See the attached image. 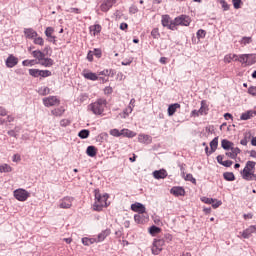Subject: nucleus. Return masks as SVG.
<instances>
[{
    "mask_svg": "<svg viewBox=\"0 0 256 256\" xmlns=\"http://www.w3.org/2000/svg\"><path fill=\"white\" fill-rule=\"evenodd\" d=\"M255 165V161L249 160L246 162V165L241 172V176L244 181H256Z\"/></svg>",
    "mask_w": 256,
    "mask_h": 256,
    "instance_id": "obj_1",
    "label": "nucleus"
},
{
    "mask_svg": "<svg viewBox=\"0 0 256 256\" xmlns=\"http://www.w3.org/2000/svg\"><path fill=\"white\" fill-rule=\"evenodd\" d=\"M255 165V161L249 160L246 162V165L241 172V176L244 181H256Z\"/></svg>",
    "mask_w": 256,
    "mask_h": 256,
    "instance_id": "obj_2",
    "label": "nucleus"
},
{
    "mask_svg": "<svg viewBox=\"0 0 256 256\" xmlns=\"http://www.w3.org/2000/svg\"><path fill=\"white\" fill-rule=\"evenodd\" d=\"M95 202L93 204L94 211H103V207H108L107 199H109V194L105 193L101 195L99 190L94 191Z\"/></svg>",
    "mask_w": 256,
    "mask_h": 256,
    "instance_id": "obj_3",
    "label": "nucleus"
},
{
    "mask_svg": "<svg viewBox=\"0 0 256 256\" xmlns=\"http://www.w3.org/2000/svg\"><path fill=\"white\" fill-rule=\"evenodd\" d=\"M105 107H107V100L100 98L95 102L88 105L89 111H92L94 115H103L105 111Z\"/></svg>",
    "mask_w": 256,
    "mask_h": 256,
    "instance_id": "obj_4",
    "label": "nucleus"
},
{
    "mask_svg": "<svg viewBox=\"0 0 256 256\" xmlns=\"http://www.w3.org/2000/svg\"><path fill=\"white\" fill-rule=\"evenodd\" d=\"M14 197L17 199V201H27L29 197H31V194L27 192V190L23 188L16 189L14 192Z\"/></svg>",
    "mask_w": 256,
    "mask_h": 256,
    "instance_id": "obj_5",
    "label": "nucleus"
},
{
    "mask_svg": "<svg viewBox=\"0 0 256 256\" xmlns=\"http://www.w3.org/2000/svg\"><path fill=\"white\" fill-rule=\"evenodd\" d=\"M161 23L164 27H167V29H170V31H175V29H177V24H175V19L171 20V17L169 15H163Z\"/></svg>",
    "mask_w": 256,
    "mask_h": 256,
    "instance_id": "obj_6",
    "label": "nucleus"
},
{
    "mask_svg": "<svg viewBox=\"0 0 256 256\" xmlns=\"http://www.w3.org/2000/svg\"><path fill=\"white\" fill-rule=\"evenodd\" d=\"M163 245H165V240L163 239H154L153 245L151 248L152 255H159L163 251Z\"/></svg>",
    "mask_w": 256,
    "mask_h": 256,
    "instance_id": "obj_7",
    "label": "nucleus"
},
{
    "mask_svg": "<svg viewBox=\"0 0 256 256\" xmlns=\"http://www.w3.org/2000/svg\"><path fill=\"white\" fill-rule=\"evenodd\" d=\"M44 107H55V105H59L61 100L57 98V96H48L42 99Z\"/></svg>",
    "mask_w": 256,
    "mask_h": 256,
    "instance_id": "obj_8",
    "label": "nucleus"
},
{
    "mask_svg": "<svg viewBox=\"0 0 256 256\" xmlns=\"http://www.w3.org/2000/svg\"><path fill=\"white\" fill-rule=\"evenodd\" d=\"M44 33L47 37L46 41H48V43H53V45H57V36L53 35V33H55L54 27H47Z\"/></svg>",
    "mask_w": 256,
    "mask_h": 256,
    "instance_id": "obj_9",
    "label": "nucleus"
},
{
    "mask_svg": "<svg viewBox=\"0 0 256 256\" xmlns=\"http://www.w3.org/2000/svg\"><path fill=\"white\" fill-rule=\"evenodd\" d=\"M74 198L66 196L60 200L59 208L60 209H71L73 207Z\"/></svg>",
    "mask_w": 256,
    "mask_h": 256,
    "instance_id": "obj_10",
    "label": "nucleus"
},
{
    "mask_svg": "<svg viewBox=\"0 0 256 256\" xmlns=\"http://www.w3.org/2000/svg\"><path fill=\"white\" fill-rule=\"evenodd\" d=\"M176 26L182 25L184 27H189L191 25V17L187 15H181L175 18Z\"/></svg>",
    "mask_w": 256,
    "mask_h": 256,
    "instance_id": "obj_11",
    "label": "nucleus"
},
{
    "mask_svg": "<svg viewBox=\"0 0 256 256\" xmlns=\"http://www.w3.org/2000/svg\"><path fill=\"white\" fill-rule=\"evenodd\" d=\"M131 210L134 211L135 213H139L141 215H143V213L146 212L145 205H143L139 202H136V203L132 204L131 205Z\"/></svg>",
    "mask_w": 256,
    "mask_h": 256,
    "instance_id": "obj_12",
    "label": "nucleus"
},
{
    "mask_svg": "<svg viewBox=\"0 0 256 256\" xmlns=\"http://www.w3.org/2000/svg\"><path fill=\"white\" fill-rule=\"evenodd\" d=\"M17 63H19V58L15 57L14 55H9L6 59V67L9 69H13Z\"/></svg>",
    "mask_w": 256,
    "mask_h": 256,
    "instance_id": "obj_13",
    "label": "nucleus"
},
{
    "mask_svg": "<svg viewBox=\"0 0 256 256\" xmlns=\"http://www.w3.org/2000/svg\"><path fill=\"white\" fill-rule=\"evenodd\" d=\"M113 5H115V0H104L100 6V9L104 13H107V11H109V9H111V7H113Z\"/></svg>",
    "mask_w": 256,
    "mask_h": 256,
    "instance_id": "obj_14",
    "label": "nucleus"
},
{
    "mask_svg": "<svg viewBox=\"0 0 256 256\" xmlns=\"http://www.w3.org/2000/svg\"><path fill=\"white\" fill-rule=\"evenodd\" d=\"M253 233H256V225H251L242 232L243 239H249Z\"/></svg>",
    "mask_w": 256,
    "mask_h": 256,
    "instance_id": "obj_15",
    "label": "nucleus"
},
{
    "mask_svg": "<svg viewBox=\"0 0 256 256\" xmlns=\"http://www.w3.org/2000/svg\"><path fill=\"white\" fill-rule=\"evenodd\" d=\"M24 35L26 39H33V40L35 37H39V34L37 33V31H35L33 28H25Z\"/></svg>",
    "mask_w": 256,
    "mask_h": 256,
    "instance_id": "obj_16",
    "label": "nucleus"
},
{
    "mask_svg": "<svg viewBox=\"0 0 256 256\" xmlns=\"http://www.w3.org/2000/svg\"><path fill=\"white\" fill-rule=\"evenodd\" d=\"M111 235V229H105L101 233L98 234L96 238V243H101L103 242L104 239H107Z\"/></svg>",
    "mask_w": 256,
    "mask_h": 256,
    "instance_id": "obj_17",
    "label": "nucleus"
},
{
    "mask_svg": "<svg viewBox=\"0 0 256 256\" xmlns=\"http://www.w3.org/2000/svg\"><path fill=\"white\" fill-rule=\"evenodd\" d=\"M256 112L254 110H248L241 114L240 120L241 121H249V119H253L255 117Z\"/></svg>",
    "mask_w": 256,
    "mask_h": 256,
    "instance_id": "obj_18",
    "label": "nucleus"
},
{
    "mask_svg": "<svg viewBox=\"0 0 256 256\" xmlns=\"http://www.w3.org/2000/svg\"><path fill=\"white\" fill-rule=\"evenodd\" d=\"M170 193L175 195V197H183L185 195V189L183 187H173Z\"/></svg>",
    "mask_w": 256,
    "mask_h": 256,
    "instance_id": "obj_19",
    "label": "nucleus"
},
{
    "mask_svg": "<svg viewBox=\"0 0 256 256\" xmlns=\"http://www.w3.org/2000/svg\"><path fill=\"white\" fill-rule=\"evenodd\" d=\"M177 109H181V104L174 103V104L169 105V107H168L169 117H173V115H175V113H177Z\"/></svg>",
    "mask_w": 256,
    "mask_h": 256,
    "instance_id": "obj_20",
    "label": "nucleus"
},
{
    "mask_svg": "<svg viewBox=\"0 0 256 256\" xmlns=\"http://www.w3.org/2000/svg\"><path fill=\"white\" fill-rule=\"evenodd\" d=\"M154 179H165L167 177V170L160 169L153 172Z\"/></svg>",
    "mask_w": 256,
    "mask_h": 256,
    "instance_id": "obj_21",
    "label": "nucleus"
},
{
    "mask_svg": "<svg viewBox=\"0 0 256 256\" xmlns=\"http://www.w3.org/2000/svg\"><path fill=\"white\" fill-rule=\"evenodd\" d=\"M235 144H233V142L227 140V139H223L221 141V146L222 149H224V151H229L232 150Z\"/></svg>",
    "mask_w": 256,
    "mask_h": 256,
    "instance_id": "obj_22",
    "label": "nucleus"
},
{
    "mask_svg": "<svg viewBox=\"0 0 256 256\" xmlns=\"http://www.w3.org/2000/svg\"><path fill=\"white\" fill-rule=\"evenodd\" d=\"M83 77L88 79V81H98L99 80V75L93 72H84Z\"/></svg>",
    "mask_w": 256,
    "mask_h": 256,
    "instance_id": "obj_23",
    "label": "nucleus"
},
{
    "mask_svg": "<svg viewBox=\"0 0 256 256\" xmlns=\"http://www.w3.org/2000/svg\"><path fill=\"white\" fill-rule=\"evenodd\" d=\"M32 55H33L34 59H37L38 63L43 61V58L45 57V53H43L41 50H34L32 52Z\"/></svg>",
    "mask_w": 256,
    "mask_h": 256,
    "instance_id": "obj_24",
    "label": "nucleus"
},
{
    "mask_svg": "<svg viewBox=\"0 0 256 256\" xmlns=\"http://www.w3.org/2000/svg\"><path fill=\"white\" fill-rule=\"evenodd\" d=\"M138 141L139 143H151V141H153V138H151V136L147 134H140L138 136Z\"/></svg>",
    "mask_w": 256,
    "mask_h": 256,
    "instance_id": "obj_25",
    "label": "nucleus"
},
{
    "mask_svg": "<svg viewBox=\"0 0 256 256\" xmlns=\"http://www.w3.org/2000/svg\"><path fill=\"white\" fill-rule=\"evenodd\" d=\"M40 65H42V67H53V59L51 58H45V56L43 57V59L38 62Z\"/></svg>",
    "mask_w": 256,
    "mask_h": 256,
    "instance_id": "obj_26",
    "label": "nucleus"
},
{
    "mask_svg": "<svg viewBox=\"0 0 256 256\" xmlns=\"http://www.w3.org/2000/svg\"><path fill=\"white\" fill-rule=\"evenodd\" d=\"M217 147H219V137H215V138L210 142L211 153H215V151H217Z\"/></svg>",
    "mask_w": 256,
    "mask_h": 256,
    "instance_id": "obj_27",
    "label": "nucleus"
},
{
    "mask_svg": "<svg viewBox=\"0 0 256 256\" xmlns=\"http://www.w3.org/2000/svg\"><path fill=\"white\" fill-rule=\"evenodd\" d=\"M239 55L237 54H228L224 57V63H231L232 61H237Z\"/></svg>",
    "mask_w": 256,
    "mask_h": 256,
    "instance_id": "obj_28",
    "label": "nucleus"
},
{
    "mask_svg": "<svg viewBox=\"0 0 256 256\" xmlns=\"http://www.w3.org/2000/svg\"><path fill=\"white\" fill-rule=\"evenodd\" d=\"M86 154L88 157H95L97 155V148H95V146H88Z\"/></svg>",
    "mask_w": 256,
    "mask_h": 256,
    "instance_id": "obj_29",
    "label": "nucleus"
},
{
    "mask_svg": "<svg viewBox=\"0 0 256 256\" xmlns=\"http://www.w3.org/2000/svg\"><path fill=\"white\" fill-rule=\"evenodd\" d=\"M82 243L86 247H89V245H93V243H97V238H82Z\"/></svg>",
    "mask_w": 256,
    "mask_h": 256,
    "instance_id": "obj_30",
    "label": "nucleus"
},
{
    "mask_svg": "<svg viewBox=\"0 0 256 256\" xmlns=\"http://www.w3.org/2000/svg\"><path fill=\"white\" fill-rule=\"evenodd\" d=\"M90 33L95 35H99V33H101V25L99 24H95L93 26L90 27Z\"/></svg>",
    "mask_w": 256,
    "mask_h": 256,
    "instance_id": "obj_31",
    "label": "nucleus"
},
{
    "mask_svg": "<svg viewBox=\"0 0 256 256\" xmlns=\"http://www.w3.org/2000/svg\"><path fill=\"white\" fill-rule=\"evenodd\" d=\"M51 89L47 86H42L38 89L39 95H42V97H45V95H49Z\"/></svg>",
    "mask_w": 256,
    "mask_h": 256,
    "instance_id": "obj_32",
    "label": "nucleus"
},
{
    "mask_svg": "<svg viewBox=\"0 0 256 256\" xmlns=\"http://www.w3.org/2000/svg\"><path fill=\"white\" fill-rule=\"evenodd\" d=\"M135 132L129 130V129H122L121 130V136L123 137H135Z\"/></svg>",
    "mask_w": 256,
    "mask_h": 256,
    "instance_id": "obj_33",
    "label": "nucleus"
},
{
    "mask_svg": "<svg viewBox=\"0 0 256 256\" xmlns=\"http://www.w3.org/2000/svg\"><path fill=\"white\" fill-rule=\"evenodd\" d=\"M256 54H247V65H255Z\"/></svg>",
    "mask_w": 256,
    "mask_h": 256,
    "instance_id": "obj_34",
    "label": "nucleus"
},
{
    "mask_svg": "<svg viewBox=\"0 0 256 256\" xmlns=\"http://www.w3.org/2000/svg\"><path fill=\"white\" fill-rule=\"evenodd\" d=\"M223 177L226 181H235V174L233 172H224Z\"/></svg>",
    "mask_w": 256,
    "mask_h": 256,
    "instance_id": "obj_35",
    "label": "nucleus"
},
{
    "mask_svg": "<svg viewBox=\"0 0 256 256\" xmlns=\"http://www.w3.org/2000/svg\"><path fill=\"white\" fill-rule=\"evenodd\" d=\"M149 233L150 235H153V236L158 235V233H161V228L153 225L149 228Z\"/></svg>",
    "mask_w": 256,
    "mask_h": 256,
    "instance_id": "obj_36",
    "label": "nucleus"
},
{
    "mask_svg": "<svg viewBox=\"0 0 256 256\" xmlns=\"http://www.w3.org/2000/svg\"><path fill=\"white\" fill-rule=\"evenodd\" d=\"M13 168H11L8 164H3L0 166V173H11Z\"/></svg>",
    "mask_w": 256,
    "mask_h": 256,
    "instance_id": "obj_37",
    "label": "nucleus"
},
{
    "mask_svg": "<svg viewBox=\"0 0 256 256\" xmlns=\"http://www.w3.org/2000/svg\"><path fill=\"white\" fill-rule=\"evenodd\" d=\"M34 45H40V47H43L45 45V40L43 39V37L39 36V37H35L33 40Z\"/></svg>",
    "mask_w": 256,
    "mask_h": 256,
    "instance_id": "obj_38",
    "label": "nucleus"
},
{
    "mask_svg": "<svg viewBox=\"0 0 256 256\" xmlns=\"http://www.w3.org/2000/svg\"><path fill=\"white\" fill-rule=\"evenodd\" d=\"M89 133V130L83 129L78 133V137H80V139H87V137H89Z\"/></svg>",
    "mask_w": 256,
    "mask_h": 256,
    "instance_id": "obj_39",
    "label": "nucleus"
},
{
    "mask_svg": "<svg viewBox=\"0 0 256 256\" xmlns=\"http://www.w3.org/2000/svg\"><path fill=\"white\" fill-rule=\"evenodd\" d=\"M64 112H65V110H63L61 108H56L51 111L52 115H55V117H61V115H63Z\"/></svg>",
    "mask_w": 256,
    "mask_h": 256,
    "instance_id": "obj_40",
    "label": "nucleus"
},
{
    "mask_svg": "<svg viewBox=\"0 0 256 256\" xmlns=\"http://www.w3.org/2000/svg\"><path fill=\"white\" fill-rule=\"evenodd\" d=\"M123 113H124L123 118L127 119V117H129V115H131V113H133V107L128 106L126 109H124Z\"/></svg>",
    "mask_w": 256,
    "mask_h": 256,
    "instance_id": "obj_41",
    "label": "nucleus"
},
{
    "mask_svg": "<svg viewBox=\"0 0 256 256\" xmlns=\"http://www.w3.org/2000/svg\"><path fill=\"white\" fill-rule=\"evenodd\" d=\"M198 113L200 115H207V108H205V101H202L201 102V107L200 109L198 110Z\"/></svg>",
    "mask_w": 256,
    "mask_h": 256,
    "instance_id": "obj_42",
    "label": "nucleus"
},
{
    "mask_svg": "<svg viewBox=\"0 0 256 256\" xmlns=\"http://www.w3.org/2000/svg\"><path fill=\"white\" fill-rule=\"evenodd\" d=\"M237 61H239V63L247 65V54L239 55Z\"/></svg>",
    "mask_w": 256,
    "mask_h": 256,
    "instance_id": "obj_43",
    "label": "nucleus"
},
{
    "mask_svg": "<svg viewBox=\"0 0 256 256\" xmlns=\"http://www.w3.org/2000/svg\"><path fill=\"white\" fill-rule=\"evenodd\" d=\"M151 36L153 37V39H159V37H161V34L159 33V28H154L151 31Z\"/></svg>",
    "mask_w": 256,
    "mask_h": 256,
    "instance_id": "obj_44",
    "label": "nucleus"
},
{
    "mask_svg": "<svg viewBox=\"0 0 256 256\" xmlns=\"http://www.w3.org/2000/svg\"><path fill=\"white\" fill-rule=\"evenodd\" d=\"M201 201L202 203H206V205H212V203H215V199L207 197H202Z\"/></svg>",
    "mask_w": 256,
    "mask_h": 256,
    "instance_id": "obj_45",
    "label": "nucleus"
},
{
    "mask_svg": "<svg viewBox=\"0 0 256 256\" xmlns=\"http://www.w3.org/2000/svg\"><path fill=\"white\" fill-rule=\"evenodd\" d=\"M39 77H51V71L49 70H40Z\"/></svg>",
    "mask_w": 256,
    "mask_h": 256,
    "instance_id": "obj_46",
    "label": "nucleus"
},
{
    "mask_svg": "<svg viewBox=\"0 0 256 256\" xmlns=\"http://www.w3.org/2000/svg\"><path fill=\"white\" fill-rule=\"evenodd\" d=\"M185 181H190L191 183H193L194 185L197 184V180L193 177V174H187L185 176Z\"/></svg>",
    "mask_w": 256,
    "mask_h": 256,
    "instance_id": "obj_47",
    "label": "nucleus"
},
{
    "mask_svg": "<svg viewBox=\"0 0 256 256\" xmlns=\"http://www.w3.org/2000/svg\"><path fill=\"white\" fill-rule=\"evenodd\" d=\"M22 65L24 67H33V65H35V60H24Z\"/></svg>",
    "mask_w": 256,
    "mask_h": 256,
    "instance_id": "obj_48",
    "label": "nucleus"
},
{
    "mask_svg": "<svg viewBox=\"0 0 256 256\" xmlns=\"http://www.w3.org/2000/svg\"><path fill=\"white\" fill-rule=\"evenodd\" d=\"M110 135H112V137H121V131H119V129H112L110 130Z\"/></svg>",
    "mask_w": 256,
    "mask_h": 256,
    "instance_id": "obj_49",
    "label": "nucleus"
},
{
    "mask_svg": "<svg viewBox=\"0 0 256 256\" xmlns=\"http://www.w3.org/2000/svg\"><path fill=\"white\" fill-rule=\"evenodd\" d=\"M39 73V69H29V75H31V77H39Z\"/></svg>",
    "mask_w": 256,
    "mask_h": 256,
    "instance_id": "obj_50",
    "label": "nucleus"
},
{
    "mask_svg": "<svg viewBox=\"0 0 256 256\" xmlns=\"http://www.w3.org/2000/svg\"><path fill=\"white\" fill-rule=\"evenodd\" d=\"M234 9H241V4L243 3L241 0H232Z\"/></svg>",
    "mask_w": 256,
    "mask_h": 256,
    "instance_id": "obj_51",
    "label": "nucleus"
},
{
    "mask_svg": "<svg viewBox=\"0 0 256 256\" xmlns=\"http://www.w3.org/2000/svg\"><path fill=\"white\" fill-rule=\"evenodd\" d=\"M205 35H207V33L205 32V30L200 29L197 31V37L198 39H205Z\"/></svg>",
    "mask_w": 256,
    "mask_h": 256,
    "instance_id": "obj_52",
    "label": "nucleus"
},
{
    "mask_svg": "<svg viewBox=\"0 0 256 256\" xmlns=\"http://www.w3.org/2000/svg\"><path fill=\"white\" fill-rule=\"evenodd\" d=\"M92 53H93V56H94V57H97V59H101V55H102L101 49L95 48V49L92 51Z\"/></svg>",
    "mask_w": 256,
    "mask_h": 256,
    "instance_id": "obj_53",
    "label": "nucleus"
},
{
    "mask_svg": "<svg viewBox=\"0 0 256 256\" xmlns=\"http://www.w3.org/2000/svg\"><path fill=\"white\" fill-rule=\"evenodd\" d=\"M241 45H249L251 43V37H243L240 41Z\"/></svg>",
    "mask_w": 256,
    "mask_h": 256,
    "instance_id": "obj_54",
    "label": "nucleus"
},
{
    "mask_svg": "<svg viewBox=\"0 0 256 256\" xmlns=\"http://www.w3.org/2000/svg\"><path fill=\"white\" fill-rule=\"evenodd\" d=\"M134 221L136 223H143V216H141V214L134 215Z\"/></svg>",
    "mask_w": 256,
    "mask_h": 256,
    "instance_id": "obj_55",
    "label": "nucleus"
},
{
    "mask_svg": "<svg viewBox=\"0 0 256 256\" xmlns=\"http://www.w3.org/2000/svg\"><path fill=\"white\" fill-rule=\"evenodd\" d=\"M98 75H103L104 77H109V75H111V70H102L100 72H98Z\"/></svg>",
    "mask_w": 256,
    "mask_h": 256,
    "instance_id": "obj_56",
    "label": "nucleus"
},
{
    "mask_svg": "<svg viewBox=\"0 0 256 256\" xmlns=\"http://www.w3.org/2000/svg\"><path fill=\"white\" fill-rule=\"evenodd\" d=\"M220 4L222 6L223 11H229V4H227L225 0H221Z\"/></svg>",
    "mask_w": 256,
    "mask_h": 256,
    "instance_id": "obj_57",
    "label": "nucleus"
},
{
    "mask_svg": "<svg viewBox=\"0 0 256 256\" xmlns=\"http://www.w3.org/2000/svg\"><path fill=\"white\" fill-rule=\"evenodd\" d=\"M78 99H79L80 103H83V102L87 101V99H89V95L81 94Z\"/></svg>",
    "mask_w": 256,
    "mask_h": 256,
    "instance_id": "obj_58",
    "label": "nucleus"
},
{
    "mask_svg": "<svg viewBox=\"0 0 256 256\" xmlns=\"http://www.w3.org/2000/svg\"><path fill=\"white\" fill-rule=\"evenodd\" d=\"M248 93H249V95H253L255 97L256 96V87L255 86L249 87Z\"/></svg>",
    "mask_w": 256,
    "mask_h": 256,
    "instance_id": "obj_59",
    "label": "nucleus"
},
{
    "mask_svg": "<svg viewBox=\"0 0 256 256\" xmlns=\"http://www.w3.org/2000/svg\"><path fill=\"white\" fill-rule=\"evenodd\" d=\"M60 125L61 127H67L68 125H71V121H69L68 119L61 120Z\"/></svg>",
    "mask_w": 256,
    "mask_h": 256,
    "instance_id": "obj_60",
    "label": "nucleus"
},
{
    "mask_svg": "<svg viewBox=\"0 0 256 256\" xmlns=\"http://www.w3.org/2000/svg\"><path fill=\"white\" fill-rule=\"evenodd\" d=\"M105 95H111L113 93V88L111 86H107L104 88Z\"/></svg>",
    "mask_w": 256,
    "mask_h": 256,
    "instance_id": "obj_61",
    "label": "nucleus"
},
{
    "mask_svg": "<svg viewBox=\"0 0 256 256\" xmlns=\"http://www.w3.org/2000/svg\"><path fill=\"white\" fill-rule=\"evenodd\" d=\"M230 151H232V153H234L235 157H237L239 155V153H241V149L239 148H234V146H232V149H230Z\"/></svg>",
    "mask_w": 256,
    "mask_h": 256,
    "instance_id": "obj_62",
    "label": "nucleus"
},
{
    "mask_svg": "<svg viewBox=\"0 0 256 256\" xmlns=\"http://www.w3.org/2000/svg\"><path fill=\"white\" fill-rule=\"evenodd\" d=\"M7 134L10 136V137H15V139H17V137H19V134H16L14 130H9L7 132Z\"/></svg>",
    "mask_w": 256,
    "mask_h": 256,
    "instance_id": "obj_63",
    "label": "nucleus"
},
{
    "mask_svg": "<svg viewBox=\"0 0 256 256\" xmlns=\"http://www.w3.org/2000/svg\"><path fill=\"white\" fill-rule=\"evenodd\" d=\"M223 167H231L233 165V161L231 160H226L222 163Z\"/></svg>",
    "mask_w": 256,
    "mask_h": 256,
    "instance_id": "obj_64",
    "label": "nucleus"
}]
</instances>
